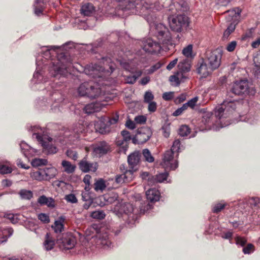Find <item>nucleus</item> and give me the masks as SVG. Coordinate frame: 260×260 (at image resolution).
I'll return each mask as SVG.
<instances>
[{
    "mask_svg": "<svg viewBox=\"0 0 260 260\" xmlns=\"http://www.w3.org/2000/svg\"><path fill=\"white\" fill-rule=\"evenodd\" d=\"M104 66L97 64L87 65L84 69L85 73L91 77L95 78L102 76V73L111 74L115 69V63L111 61V59L108 57L102 58Z\"/></svg>",
    "mask_w": 260,
    "mask_h": 260,
    "instance_id": "obj_1",
    "label": "nucleus"
},
{
    "mask_svg": "<svg viewBox=\"0 0 260 260\" xmlns=\"http://www.w3.org/2000/svg\"><path fill=\"white\" fill-rule=\"evenodd\" d=\"M237 103L234 101H224L220 106L215 108V114L219 119L230 117L232 115H237L236 111Z\"/></svg>",
    "mask_w": 260,
    "mask_h": 260,
    "instance_id": "obj_2",
    "label": "nucleus"
},
{
    "mask_svg": "<svg viewBox=\"0 0 260 260\" xmlns=\"http://www.w3.org/2000/svg\"><path fill=\"white\" fill-rule=\"evenodd\" d=\"M72 65L73 62L70 57L63 55L58 60L57 65L54 66L50 72L54 77L58 75L66 76L68 72L71 71Z\"/></svg>",
    "mask_w": 260,
    "mask_h": 260,
    "instance_id": "obj_3",
    "label": "nucleus"
},
{
    "mask_svg": "<svg viewBox=\"0 0 260 260\" xmlns=\"http://www.w3.org/2000/svg\"><path fill=\"white\" fill-rule=\"evenodd\" d=\"M154 35L163 45L173 46L172 36L169 29L163 24L158 23L155 25Z\"/></svg>",
    "mask_w": 260,
    "mask_h": 260,
    "instance_id": "obj_4",
    "label": "nucleus"
},
{
    "mask_svg": "<svg viewBox=\"0 0 260 260\" xmlns=\"http://www.w3.org/2000/svg\"><path fill=\"white\" fill-rule=\"evenodd\" d=\"M168 20L172 30L178 32L186 29L189 24L188 17L184 14L169 16Z\"/></svg>",
    "mask_w": 260,
    "mask_h": 260,
    "instance_id": "obj_5",
    "label": "nucleus"
},
{
    "mask_svg": "<svg viewBox=\"0 0 260 260\" xmlns=\"http://www.w3.org/2000/svg\"><path fill=\"white\" fill-rule=\"evenodd\" d=\"M56 243L60 249L66 250L73 248L77 240L72 233H66L62 234L61 237H58Z\"/></svg>",
    "mask_w": 260,
    "mask_h": 260,
    "instance_id": "obj_6",
    "label": "nucleus"
},
{
    "mask_svg": "<svg viewBox=\"0 0 260 260\" xmlns=\"http://www.w3.org/2000/svg\"><path fill=\"white\" fill-rule=\"evenodd\" d=\"M78 92L81 96H86L90 99H95L101 93V89L90 84L89 82L81 84L78 89Z\"/></svg>",
    "mask_w": 260,
    "mask_h": 260,
    "instance_id": "obj_7",
    "label": "nucleus"
},
{
    "mask_svg": "<svg viewBox=\"0 0 260 260\" xmlns=\"http://www.w3.org/2000/svg\"><path fill=\"white\" fill-rule=\"evenodd\" d=\"M221 56V50L219 48H217L212 51L207 52L206 57L204 60L213 70H214L217 69L220 65Z\"/></svg>",
    "mask_w": 260,
    "mask_h": 260,
    "instance_id": "obj_8",
    "label": "nucleus"
},
{
    "mask_svg": "<svg viewBox=\"0 0 260 260\" xmlns=\"http://www.w3.org/2000/svg\"><path fill=\"white\" fill-rule=\"evenodd\" d=\"M34 135H36V138L40 142L44 151L49 154H55L57 152V148L52 145L51 143L52 139L46 135H40L39 133H35Z\"/></svg>",
    "mask_w": 260,
    "mask_h": 260,
    "instance_id": "obj_9",
    "label": "nucleus"
},
{
    "mask_svg": "<svg viewBox=\"0 0 260 260\" xmlns=\"http://www.w3.org/2000/svg\"><path fill=\"white\" fill-rule=\"evenodd\" d=\"M230 93L237 95H246L249 93V83L247 80H240L235 82Z\"/></svg>",
    "mask_w": 260,
    "mask_h": 260,
    "instance_id": "obj_10",
    "label": "nucleus"
},
{
    "mask_svg": "<svg viewBox=\"0 0 260 260\" xmlns=\"http://www.w3.org/2000/svg\"><path fill=\"white\" fill-rule=\"evenodd\" d=\"M152 132L148 127H142L137 129V134L132 139L134 144H143L151 137Z\"/></svg>",
    "mask_w": 260,
    "mask_h": 260,
    "instance_id": "obj_11",
    "label": "nucleus"
},
{
    "mask_svg": "<svg viewBox=\"0 0 260 260\" xmlns=\"http://www.w3.org/2000/svg\"><path fill=\"white\" fill-rule=\"evenodd\" d=\"M143 49L150 53H155L159 52L161 49L160 43L154 41L151 39H147L142 42Z\"/></svg>",
    "mask_w": 260,
    "mask_h": 260,
    "instance_id": "obj_12",
    "label": "nucleus"
},
{
    "mask_svg": "<svg viewBox=\"0 0 260 260\" xmlns=\"http://www.w3.org/2000/svg\"><path fill=\"white\" fill-rule=\"evenodd\" d=\"M141 153L139 151H134L128 156L127 162L129 167V171L133 173L138 170V166L140 162Z\"/></svg>",
    "mask_w": 260,
    "mask_h": 260,
    "instance_id": "obj_13",
    "label": "nucleus"
},
{
    "mask_svg": "<svg viewBox=\"0 0 260 260\" xmlns=\"http://www.w3.org/2000/svg\"><path fill=\"white\" fill-rule=\"evenodd\" d=\"M174 153V152L171 150L166 151L161 162V165L164 168H169L172 170H175L178 167L177 161H175L174 163L171 162L173 160Z\"/></svg>",
    "mask_w": 260,
    "mask_h": 260,
    "instance_id": "obj_14",
    "label": "nucleus"
},
{
    "mask_svg": "<svg viewBox=\"0 0 260 260\" xmlns=\"http://www.w3.org/2000/svg\"><path fill=\"white\" fill-rule=\"evenodd\" d=\"M110 150V146L105 141H101L96 144L93 148V153L98 157L107 154Z\"/></svg>",
    "mask_w": 260,
    "mask_h": 260,
    "instance_id": "obj_15",
    "label": "nucleus"
},
{
    "mask_svg": "<svg viewBox=\"0 0 260 260\" xmlns=\"http://www.w3.org/2000/svg\"><path fill=\"white\" fill-rule=\"evenodd\" d=\"M213 71V69L204 60L197 64V72L202 78L207 77Z\"/></svg>",
    "mask_w": 260,
    "mask_h": 260,
    "instance_id": "obj_16",
    "label": "nucleus"
},
{
    "mask_svg": "<svg viewBox=\"0 0 260 260\" xmlns=\"http://www.w3.org/2000/svg\"><path fill=\"white\" fill-rule=\"evenodd\" d=\"M79 167L80 169L84 173L89 171L95 172L97 170L96 163L90 162L87 161L84 158L79 163Z\"/></svg>",
    "mask_w": 260,
    "mask_h": 260,
    "instance_id": "obj_17",
    "label": "nucleus"
},
{
    "mask_svg": "<svg viewBox=\"0 0 260 260\" xmlns=\"http://www.w3.org/2000/svg\"><path fill=\"white\" fill-rule=\"evenodd\" d=\"M133 174V171L126 170L124 173L115 176V182L117 184L129 182L134 177Z\"/></svg>",
    "mask_w": 260,
    "mask_h": 260,
    "instance_id": "obj_18",
    "label": "nucleus"
},
{
    "mask_svg": "<svg viewBox=\"0 0 260 260\" xmlns=\"http://www.w3.org/2000/svg\"><path fill=\"white\" fill-rule=\"evenodd\" d=\"M98 245H102L104 248L110 247L111 242L109 239L108 234L105 233H100L96 236Z\"/></svg>",
    "mask_w": 260,
    "mask_h": 260,
    "instance_id": "obj_19",
    "label": "nucleus"
},
{
    "mask_svg": "<svg viewBox=\"0 0 260 260\" xmlns=\"http://www.w3.org/2000/svg\"><path fill=\"white\" fill-rule=\"evenodd\" d=\"M55 245V240L52 235L47 233L45 236L43 242V247L44 249L49 251L53 249Z\"/></svg>",
    "mask_w": 260,
    "mask_h": 260,
    "instance_id": "obj_20",
    "label": "nucleus"
},
{
    "mask_svg": "<svg viewBox=\"0 0 260 260\" xmlns=\"http://www.w3.org/2000/svg\"><path fill=\"white\" fill-rule=\"evenodd\" d=\"M146 196L147 200L152 203L159 201L160 194L157 189L155 188H151L146 192Z\"/></svg>",
    "mask_w": 260,
    "mask_h": 260,
    "instance_id": "obj_21",
    "label": "nucleus"
},
{
    "mask_svg": "<svg viewBox=\"0 0 260 260\" xmlns=\"http://www.w3.org/2000/svg\"><path fill=\"white\" fill-rule=\"evenodd\" d=\"M41 205H46L48 207L54 208L55 206V201L51 197H47L45 195L40 196L37 201Z\"/></svg>",
    "mask_w": 260,
    "mask_h": 260,
    "instance_id": "obj_22",
    "label": "nucleus"
},
{
    "mask_svg": "<svg viewBox=\"0 0 260 260\" xmlns=\"http://www.w3.org/2000/svg\"><path fill=\"white\" fill-rule=\"evenodd\" d=\"M168 177V173L166 172L159 173L156 175L155 176H152L151 178L148 179L150 183H161L166 180Z\"/></svg>",
    "mask_w": 260,
    "mask_h": 260,
    "instance_id": "obj_23",
    "label": "nucleus"
},
{
    "mask_svg": "<svg viewBox=\"0 0 260 260\" xmlns=\"http://www.w3.org/2000/svg\"><path fill=\"white\" fill-rule=\"evenodd\" d=\"M105 121L104 118H102L99 121H97L95 124L96 129L101 134H104L108 131V127L110 126L109 124L107 122L105 123Z\"/></svg>",
    "mask_w": 260,
    "mask_h": 260,
    "instance_id": "obj_24",
    "label": "nucleus"
},
{
    "mask_svg": "<svg viewBox=\"0 0 260 260\" xmlns=\"http://www.w3.org/2000/svg\"><path fill=\"white\" fill-rule=\"evenodd\" d=\"M45 173V181H49L54 178L57 174V170L54 167L44 168Z\"/></svg>",
    "mask_w": 260,
    "mask_h": 260,
    "instance_id": "obj_25",
    "label": "nucleus"
},
{
    "mask_svg": "<svg viewBox=\"0 0 260 260\" xmlns=\"http://www.w3.org/2000/svg\"><path fill=\"white\" fill-rule=\"evenodd\" d=\"M178 68L181 72L187 73L190 71L191 64L188 59H185L179 62Z\"/></svg>",
    "mask_w": 260,
    "mask_h": 260,
    "instance_id": "obj_26",
    "label": "nucleus"
},
{
    "mask_svg": "<svg viewBox=\"0 0 260 260\" xmlns=\"http://www.w3.org/2000/svg\"><path fill=\"white\" fill-rule=\"evenodd\" d=\"M93 5L90 3H87L83 5L81 9V13L84 16H90L94 12Z\"/></svg>",
    "mask_w": 260,
    "mask_h": 260,
    "instance_id": "obj_27",
    "label": "nucleus"
},
{
    "mask_svg": "<svg viewBox=\"0 0 260 260\" xmlns=\"http://www.w3.org/2000/svg\"><path fill=\"white\" fill-rule=\"evenodd\" d=\"M61 166L63 168V171L67 174L73 173L76 168V166L72 165L71 162L63 160L61 162Z\"/></svg>",
    "mask_w": 260,
    "mask_h": 260,
    "instance_id": "obj_28",
    "label": "nucleus"
},
{
    "mask_svg": "<svg viewBox=\"0 0 260 260\" xmlns=\"http://www.w3.org/2000/svg\"><path fill=\"white\" fill-rule=\"evenodd\" d=\"M20 147L21 152L26 157L30 156L34 152L33 149L25 142H22L20 144Z\"/></svg>",
    "mask_w": 260,
    "mask_h": 260,
    "instance_id": "obj_29",
    "label": "nucleus"
},
{
    "mask_svg": "<svg viewBox=\"0 0 260 260\" xmlns=\"http://www.w3.org/2000/svg\"><path fill=\"white\" fill-rule=\"evenodd\" d=\"M144 10H147L148 11V13L144 14L147 21L150 23L154 22L156 19V16L154 13V12L147 9V7L143 6L142 8V11L143 12H144Z\"/></svg>",
    "mask_w": 260,
    "mask_h": 260,
    "instance_id": "obj_30",
    "label": "nucleus"
},
{
    "mask_svg": "<svg viewBox=\"0 0 260 260\" xmlns=\"http://www.w3.org/2000/svg\"><path fill=\"white\" fill-rule=\"evenodd\" d=\"M64 219L60 217L58 220H56L54 222V225L52 226L55 233H61L63 230V222Z\"/></svg>",
    "mask_w": 260,
    "mask_h": 260,
    "instance_id": "obj_31",
    "label": "nucleus"
},
{
    "mask_svg": "<svg viewBox=\"0 0 260 260\" xmlns=\"http://www.w3.org/2000/svg\"><path fill=\"white\" fill-rule=\"evenodd\" d=\"M31 177L32 179L38 181H45V173L44 168L40 169L38 171L34 172L31 173Z\"/></svg>",
    "mask_w": 260,
    "mask_h": 260,
    "instance_id": "obj_32",
    "label": "nucleus"
},
{
    "mask_svg": "<svg viewBox=\"0 0 260 260\" xmlns=\"http://www.w3.org/2000/svg\"><path fill=\"white\" fill-rule=\"evenodd\" d=\"M99 104L97 103H90L87 104L84 107V110L87 114H91L92 113L97 112L99 110Z\"/></svg>",
    "mask_w": 260,
    "mask_h": 260,
    "instance_id": "obj_33",
    "label": "nucleus"
},
{
    "mask_svg": "<svg viewBox=\"0 0 260 260\" xmlns=\"http://www.w3.org/2000/svg\"><path fill=\"white\" fill-rule=\"evenodd\" d=\"M94 190L96 191H103L106 187L105 181L103 179H99L96 180L94 183Z\"/></svg>",
    "mask_w": 260,
    "mask_h": 260,
    "instance_id": "obj_34",
    "label": "nucleus"
},
{
    "mask_svg": "<svg viewBox=\"0 0 260 260\" xmlns=\"http://www.w3.org/2000/svg\"><path fill=\"white\" fill-rule=\"evenodd\" d=\"M116 145L120 147L119 151L125 153L127 148L128 143L126 141H124L123 138L120 139L119 138L116 140Z\"/></svg>",
    "mask_w": 260,
    "mask_h": 260,
    "instance_id": "obj_35",
    "label": "nucleus"
},
{
    "mask_svg": "<svg viewBox=\"0 0 260 260\" xmlns=\"http://www.w3.org/2000/svg\"><path fill=\"white\" fill-rule=\"evenodd\" d=\"M21 198L23 200H30L33 197L32 192L26 189H21L19 192Z\"/></svg>",
    "mask_w": 260,
    "mask_h": 260,
    "instance_id": "obj_36",
    "label": "nucleus"
},
{
    "mask_svg": "<svg viewBox=\"0 0 260 260\" xmlns=\"http://www.w3.org/2000/svg\"><path fill=\"white\" fill-rule=\"evenodd\" d=\"M43 3V0H36L34 7H35V13L37 15L41 14L43 11V6L41 3Z\"/></svg>",
    "mask_w": 260,
    "mask_h": 260,
    "instance_id": "obj_37",
    "label": "nucleus"
},
{
    "mask_svg": "<svg viewBox=\"0 0 260 260\" xmlns=\"http://www.w3.org/2000/svg\"><path fill=\"white\" fill-rule=\"evenodd\" d=\"M13 233V230L12 228H8L5 229L3 231V237L2 238L1 241L2 242H6L8 238L10 237Z\"/></svg>",
    "mask_w": 260,
    "mask_h": 260,
    "instance_id": "obj_38",
    "label": "nucleus"
},
{
    "mask_svg": "<svg viewBox=\"0 0 260 260\" xmlns=\"http://www.w3.org/2000/svg\"><path fill=\"white\" fill-rule=\"evenodd\" d=\"M226 204L223 201L216 204L212 208V211L214 213H218L223 209L226 206Z\"/></svg>",
    "mask_w": 260,
    "mask_h": 260,
    "instance_id": "obj_39",
    "label": "nucleus"
},
{
    "mask_svg": "<svg viewBox=\"0 0 260 260\" xmlns=\"http://www.w3.org/2000/svg\"><path fill=\"white\" fill-rule=\"evenodd\" d=\"M142 153L146 161L149 162H152L154 161V157L152 156L150 151L148 149H144L143 150Z\"/></svg>",
    "mask_w": 260,
    "mask_h": 260,
    "instance_id": "obj_40",
    "label": "nucleus"
},
{
    "mask_svg": "<svg viewBox=\"0 0 260 260\" xmlns=\"http://www.w3.org/2000/svg\"><path fill=\"white\" fill-rule=\"evenodd\" d=\"M190 133V129L187 125H182L179 129L178 134L181 137L187 136Z\"/></svg>",
    "mask_w": 260,
    "mask_h": 260,
    "instance_id": "obj_41",
    "label": "nucleus"
},
{
    "mask_svg": "<svg viewBox=\"0 0 260 260\" xmlns=\"http://www.w3.org/2000/svg\"><path fill=\"white\" fill-rule=\"evenodd\" d=\"M169 81L171 82V85L174 86H178L181 83L177 76V75H176V73L173 75H171L169 77Z\"/></svg>",
    "mask_w": 260,
    "mask_h": 260,
    "instance_id": "obj_42",
    "label": "nucleus"
},
{
    "mask_svg": "<svg viewBox=\"0 0 260 260\" xmlns=\"http://www.w3.org/2000/svg\"><path fill=\"white\" fill-rule=\"evenodd\" d=\"M47 163V160L45 159L35 158L32 160L31 165L32 166L37 167L42 165H45Z\"/></svg>",
    "mask_w": 260,
    "mask_h": 260,
    "instance_id": "obj_43",
    "label": "nucleus"
},
{
    "mask_svg": "<svg viewBox=\"0 0 260 260\" xmlns=\"http://www.w3.org/2000/svg\"><path fill=\"white\" fill-rule=\"evenodd\" d=\"M105 214L103 211H95L91 213V216L93 218L102 219L105 217Z\"/></svg>",
    "mask_w": 260,
    "mask_h": 260,
    "instance_id": "obj_44",
    "label": "nucleus"
},
{
    "mask_svg": "<svg viewBox=\"0 0 260 260\" xmlns=\"http://www.w3.org/2000/svg\"><path fill=\"white\" fill-rule=\"evenodd\" d=\"M181 143L179 140H175L172 145L171 150L173 152H178L180 148Z\"/></svg>",
    "mask_w": 260,
    "mask_h": 260,
    "instance_id": "obj_45",
    "label": "nucleus"
},
{
    "mask_svg": "<svg viewBox=\"0 0 260 260\" xmlns=\"http://www.w3.org/2000/svg\"><path fill=\"white\" fill-rule=\"evenodd\" d=\"M64 199L69 203L72 204L77 203L78 200L74 194L70 193L65 196Z\"/></svg>",
    "mask_w": 260,
    "mask_h": 260,
    "instance_id": "obj_46",
    "label": "nucleus"
},
{
    "mask_svg": "<svg viewBox=\"0 0 260 260\" xmlns=\"http://www.w3.org/2000/svg\"><path fill=\"white\" fill-rule=\"evenodd\" d=\"M66 155L70 158L76 160L78 158V153L76 151L68 149L66 151Z\"/></svg>",
    "mask_w": 260,
    "mask_h": 260,
    "instance_id": "obj_47",
    "label": "nucleus"
},
{
    "mask_svg": "<svg viewBox=\"0 0 260 260\" xmlns=\"http://www.w3.org/2000/svg\"><path fill=\"white\" fill-rule=\"evenodd\" d=\"M192 51V45L190 44L183 49L182 53L184 56L186 57H189L191 55Z\"/></svg>",
    "mask_w": 260,
    "mask_h": 260,
    "instance_id": "obj_48",
    "label": "nucleus"
},
{
    "mask_svg": "<svg viewBox=\"0 0 260 260\" xmlns=\"http://www.w3.org/2000/svg\"><path fill=\"white\" fill-rule=\"evenodd\" d=\"M121 134L124 141H126L128 143L130 140L133 139L131 136L130 133L126 130H123L121 131Z\"/></svg>",
    "mask_w": 260,
    "mask_h": 260,
    "instance_id": "obj_49",
    "label": "nucleus"
},
{
    "mask_svg": "<svg viewBox=\"0 0 260 260\" xmlns=\"http://www.w3.org/2000/svg\"><path fill=\"white\" fill-rule=\"evenodd\" d=\"M5 217L7 219H9L12 223H16L18 222V219L17 215H14L12 213L7 214L5 215Z\"/></svg>",
    "mask_w": 260,
    "mask_h": 260,
    "instance_id": "obj_50",
    "label": "nucleus"
},
{
    "mask_svg": "<svg viewBox=\"0 0 260 260\" xmlns=\"http://www.w3.org/2000/svg\"><path fill=\"white\" fill-rule=\"evenodd\" d=\"M154 99V95L151 91H147L144 95V102L146 103H150Z\"/></svg>",
    "mask_w": 260,
    "mask_h": 260,
    "instance_id": "obj_51",
    "label": "nucleus"
},
{
    "mask_svg": "<svg viewBox=\"0 0 260 260\" xmlns=\"http://www.w3.org/2000/svg\"><path fill=\"white\" fill-rule=\"evenodd\" d=\"M241 12V11L240 9H239L238 8H236L232 10H229L226 11V13H229L232 17L236 18L240 14Z\"/></svg>",
    "mask_w": 260,
    "mask_h": 260,
    "instance_id": "obj_52",
    "label": "nucleus"
},
{
    "mask_svg": "<svg viewBox=\"0 0 260 260\" xmlns=\"http://www.w3.org/2000/svg\"><path fill=\"white\" fill-rule=\"evenodd\" d=\"M235 25L232 23L228 26L227 29L225 30L223 34L224 37H228L235 30Z\"/></svg>",
    "mask_w": 260,
    "mask_h": 260,
    "instance_id": "obj_53",
    "label": "nucleus"
},
{
    "mask_svg": "<svg viewBox=\"0 0 260 260\" xmlns=\"http://www.w3.org/2000/svg\"><path fill=\"white\" fill-rule=\"evenodd\" d=\"M38 219L41 221L47 223L50 221L49 217L45 213H40L38 215Z\"/></svg>",
    "mask_w": 260,
    "mask_h": 260,
    "instance_id": "obj_54",
    "label": "nucleus"
},
{
    "mask_svg": "<svg viewBox=\"0 0 260 260\" xmlns=\"http://www.w3.org/2000/svg\"><path fill=\"white\" fill-rule=\"evenodd\" d=\"M254 251V246L252 244H248L246 247L243 248V252L244 254H250Z\"/></svg>",
    "mask_w": 260,
    "mask_h": 260,
    "instance_id": "obj_55",
    "label": "nucleus"
},
{
    "mask_svg": "<svg viewBox=\"0 0 260 260\" xmlns=\"http://www.w3.org/2000/svg\"><path fill=\"white\" fill-rule=\"evenodd\" d=\"M12 172V169L5 165L0 166V173L5 174L10 173Z\"/></svg>",
    "mask_w": 260,
    "mask_h": 260,
    "instance_id": "obj_56",
    "label": "nucleus"
},
{
    "mask_svg": "<svg viewBox=\"0 0 260 260\" xmlns=\"http://www.w3.org/2000/svg\"><path fill=\"white\" fill-rule=\"evenodd\" d=\"M198 101V97L196 96L193 98L191 99L189 101H188L187 102V104L189 107L191 108V109H193L196 105V104Z\"/></svg>",
    "mask_w": 260,
    "mask_h": 260,
    "instance_id": "obj_57",
    "label": "nucleus"
},
{
    "mask_svg": "<svg viewBox=\"0 0 260 260\" xmlns=\"http://www.w3.org/2000/svg\"><path fill=\"white\" fill-rule=\"evenodd\" d=\"M237 44L236 41H233L228 44L226 49L229 52H232L235 50Z\"/></svg>",
    "mask_w": 260,
    "mask_h": 260,
    "instance_id": "obj_58",
    "label": "nucleus"
},
{
    "mask_svg": "<svg viewBox=\"0 0 260 260\" xmlns=\"http://www.w3.org/2000/svg\"><path fill=\"white\" fill-rule=\"evenodd\" d=\"M146 121V117L143 115L136 116L135 118V121L138 124H143L145 123Z\"/></svg>",
    "mask_w": 260,
    "mask_h": 260,
    "instance_id": "obj_59",
    "label": "nucleus"
},
{
    "mask_svg": "<svg viewBox=\"0 0 260 260\" xmlns=\"http://www.w3.org/2000/svg\"><path fill=\"white\" fill-rule=\"evenodd\" d=\"M137 79V77L135 76H129L125 78V82L126 83L133 84L135 83Z\"/></svg>",
    "mask_w": 260,
    "mask_h": 260,
    "instance_id": "obj_60",
    "label": "nucleus"
},
{
    "mask_svg": "<svg viewBox=\"0 0 260 260\" xmlns=\"http://www.w3.org/2000/svg\"><path fill=\"white\" fill-rule=\"evenodd\" d=\"M236 243L238 245H239L241 246H244L246 243V240L244 238L237 237L236 238Z\"/></svg>",
    "mask_w": 260,
    "mask_h": 260,
    "instance_id": "obj_61",
    "label": "nucleus"
},
{
    "mask_svg": "<svg viewBox=\"0 0 260 260\" xmlns=\"http://www.w3.org/2000/svg\"><path fill=\"white\" fill-rule=\"evenodd\" d=\"M148 104V110L149 112H154L156 110V103L155 102H150V103H147Z\"/></svg>",
    "mask_w": 260,
    "mask_h": 260,
    "instance_id": "obj_62",
    "label": "nucleus"
},
{
    "mask_svg": "<svg viewBox=\"0 0 260 260\" xmlns=\"http://www.w3.org/2000/svg\"><path fill=\"white\" fill-rule=\"evenodd\" d=\"M162 98L166 101H169L173 98V92H166L162 94Z\"/></svg>",
    "mask_w": 260,
    "mask_h": 260,
    "instance_id": "obj_63",
    "label": "nucleus"
},
{
    "mask_svg": "<svg viewBox=\"0 0 260 260\" xmlns=\"http://www.w3.org/2000/svg\"><path fill=\"white\" fill-rule=\"evenodd\" d=\"M185 73L181 72L180 71L176 73L180 82H184L187 77L185 75Z\"/></svg>",
    "mask_w": 260,
    "mask_h": 260,
    "instance_id": "obj_64",
    "label": "nucleus"
}]
</instances>
